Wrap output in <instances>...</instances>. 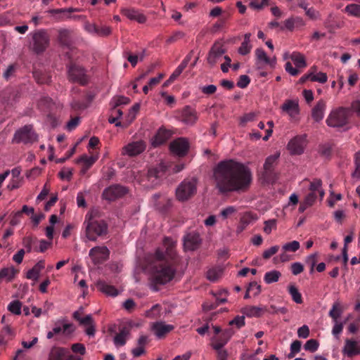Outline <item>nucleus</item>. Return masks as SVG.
Listing matches in <instances>:
<instances>
[{
    "label": "nucleus",
    "mask_w": 360,
    "mask_h": 360,
    "mask_svg": "<svg viewBox=\"0 0 360 360\" xmlns=\"http://www.w3.org/2000/svg\"><path fill=\"white\" fill-rule=\"evenodd\" d=\"M174 248L175 243L170 238L165 237L162 247L145 257L144 269L149 275L153 291H158V285H163L171 281L176 274L174 266L176 257Z\"/></svg>",
    "instance_id": "nucleus-1"
},
{
    "label": "nucleus",
    "mask_w": 360,
    "mask_h": 360,
    "mask_svg": "<svg viewBox=\"0 0 360 360\" xmlns=\"http://www.w3.org/2000/svg\"><path fill=\"white\" fill-rule=\"evenodd\" d=\"M213 177L221 193L245 191L252 181L250 168L233 160L219 162L214 168Z\"/></svg>",
    "instance_id": "nucleus-2"
},
{
    "label": "nucleus",
    "mask_w": 360,
    "mask_h": 360,
    "mask_svg": "<svg viewBox=\"0 0 360 360\" xmlns=\"http://www.w3.org/2000/svg\"><path fill=\"white\" fill-rule=\"evenodd\" d=\"M83 226L85 228L86 237L92 241L96 240L98 236L108 232V225L105 221L96 219L88 214L85 217Z\"/></svg>",
    "instance_id": "nucleus-3"
},
{
    "label": "nucleus",
    "mask_w": 360,
    "mask_h": 360,
    "mask_svg": "<svg viewBox=\"0 0 360 360\" xmlns=\"http://www.w3.org/2000/svg\"><path fill=\"white\" fill-rule=\"evenodd\" d=\"M66 75L70 82L86 86L89 83V75L86 70L79 63L70 61L66 65Z\"/></svg>",
    "instance_id": "nucleus-4"
},
{
    "label": "nucleus",
    "mask_w": 360,
    "mask_h": 360,
    "mask_svg": "<svg viewBox=\"0 0 360 360\" xmlns=\"http://www.w3.org/2000/svg\"><path fill=\"white\" fill-rule=\"evenodd\" d=\"M350 109L345 107H339L330 111L326 122L329 127H342L349 122Z\"/></svg>",
    "instance_id": "nucleus-5"
},
{
    "label": "nucleus",
    "mask_w": 360,
    "mask_h": 360,
    "mask_svg": "<svg viewBox=\"0 0 360 360\" xmlns=\"http://www.w3.org/2000/svg\"><path fill=\"white\" fill-rule=\"evenodd\" d=\"M196 179H186L176 188V197L179 201H186L196 193Z\"/></svg>",
    "instance_id": "nucleus-6"
},
{
    "label": "nucleus",
    "mask_w": 360,
    "mask_h": 360,
    "mask_svg": "<svg viewBox=\"0 0 360 360\" xmlns=\"http://www.w3.org/2000/svg\"><path fill=\"white\" fill-rule=\"evenodd\" d=\"M32 49L37 54L43 53L50 44V36L44 30H37L32 34Z\"/></svg>",
    "instance_id": "nucleus-7"
},
{
    "label": "nucleus",
    "mask_w": 360,
    "mask_h": 360,
    "mask_svg": "<svg viewBox=\"0 0 360 360\" xmlns=\"http://www.w3.org/2000/svg\"><path fill=\"white\" fill-rule=\"evenodd\" d=\"M37 136L34 132L32 126L30 124L25 125L18 129L14 134L13 143H23L24 144H30L37 141Z\"/></svg>",
    "instance_id": "nucleus-8"
},
{
    "label": "nucleus",
    "mask_w": 360,
    "mask_h": 360,
    "mask_svg": "<svg viewBox=\"0 0 360 360\" xmlns=\"http://www.w3.org/2000/svg\"><path fill=\"white\" fill-rule=\"evenodd\" d=\"M95 98L96 94L93 91H86L82 100L78 97H73L70 101V107L76 112L83 111L91 105Z\"/></svg>",
    "instance_id": "nucleus-9"
},
{
    "label": "nucleus",
    "mask_w": 360,
    "mask_h": 360,
    "mask_svg": "<svg viewBox=\"0 0 360 360\" xmlns=\"http://www.w3.org/2000/svg\"><path fill=\"white\" fill-rule=\"evenodd\" d=\"M127 193V188L124 186L113 185L105 188L103 192V197L108 201H115L123 197Z\"/></svg>",
    "instance_id": "nucleus-10"
},
{
    "label": "nucleus",
    "mask_w": 360,
    "mask_h": 360,
    "mask_svg": "<svg viewBox=\"0 0 360 360\" xmlns=\"http://www.w3.org/2000/svg\"><path fill=\"white\" fill-rule=\"evenodd\" d=\"M167 171V165L163 162L159 163L157 166L148 169L147 178L148 181H151L153 186H156L159 184L160 179L165 174Z\"/></svg>",
    "instance_id": "nucleus-11"
},
{
    "label": "nucleus",
    "mask_w": 360,
    "mask_h": 360,
    "mask_svg": "<svg viewBox=\"0 0 360 360\" xmlns=\"http://www.w3.org/2000/svg\"><path fill=\"white\" fill-rule=\"evenodd\" d=\"M169 149L172 153L179 157H184L187 154L189 149L188 141L184 138L176 139L170 143Z\"/></svg>",
    "instance_id": "nucleus-12"
},
{
    "label": "nucleus",
    "mask_w": 360,
    "mask_h": 360,
    "mask_svg": "<svg viewBox=\"0 0 360 360\" xmlns=\"http://www.w3.org/2000/svg\"><path fill=\"white\" fill-rule=\"evenodd\" d=\"M281 109L286 113L291 120H297L300 114V106L297 100H286L281 106Z\"/></svg>",
    "instance_id": "nucleus-13"
},
{
    "label": "nucleus",
    "mask_w": 360,
    "mask_h": 360,
    "mask_svg": "<svg viewBox=\"0 0 360 360\" xmlns=\"http://www.w3.org/2000/svg\"><path fill=\"white\" fill-rule=\"evenodd\" d=\"M146 147V144L143 141L130 142L122 148V155H127L129 157L137 156L143 153Z\"/></svg>",
    "instance_id": "nucleus-14"
},
{
    "label": "nucleus",
    "mask_w": 360,
    "mask_h": 360,
    "mask_svg": "<svg viewBox=\"0 0 360 360\" xmlns=\"http://www.w3.org/2000/svg\"><path fill=\"white\" fill-rule=\"evenodd\" d=\"M306 146V136H297L288 143V149L292 155H300L304 152Z\"/></svg>",
    "instance_id": "nucleus-15"
},
{
    "label": "nucleus",
    "mask_w": 360,
    "mask_h": 360,
    "mask_svg": "<svg viewBox=\"0 0 360 360\" xmlns=\"http://www.w3.org/2000/svg\"><path fill=\"white\" fill-rule=\"evenodd\" d=\"M49 360H81V359L70 355L67 349L53 347L51 350Z\"/></svg>",
    "instance_id": "nucleus-16"
},
{
    "label": "nucleus",
    "mask_w": 360,
    "mask_h": 360,
    "mask_svg": "<svg viewBox=\"0 0 360 360\" xmlns=\"http://www.w3.org/2000/svg\"><path fill=\"white\" fill-rule=\"evenodd\" d=\"M109 254L110 252L108 249L105 246L95 247L89 252V255H90L95 264H101L107 260Z\"/></svg>",
    "instance_id": "nucleus-17"
},
{
    "label": "nucleus",
    "mask_w": 360,
    "mask_h": 360,
    "mask_svg": "<svg viewBox=\"0 0 360 360\" xmlns=\"http://www.w3.org/2000/svg\"><path fill=\"white\" fill-rule=\"evenodd\" d=\"M235 333L233 328H227L224 330L219 335L213 339L212 346L213 349L222 348Z\"/></svg>",
    "instance_id": "nucleus-18"
},
{
    "label": "nucleus",
    "mask_w": 360,
    "mask_h": 360,
    "mask_svg": "<svg viewBox=\"0 0 360 360\" xmlns=\"http://www.w3.org/2000/svg\"><path fill=\"white\" fill-rule=\"evenodd\" d=\"M343 354L349 358L360 354V344L354 339H347L342 349Z\"/></svg>",
    "instance_id": "nucleus-19"
},
{
    "label": "nucleus",
    "mask_w": 360,
    "mask_h": 360,
    "mask_svg": "<svg viewBox=\"0 0 360 360\" xmlns=\"http://www.w3.org/2000/svg\"><path fill=\"white\" fill-rule=\"evenodd\" d=\"M201 242L202 240L200 238L199 233L195 231L188 233L184 237V247L186 250L191 251L196 250Z\"/></svg>",
    "instance_id": "nucleus-20"
},
{
    "label": "nucleus",
    "mask_w": 360,
    "mask_h": 360,
    "mask_svg": "<svg viewBox=\"0 0 360 360\" xmlns=\"http://www.w3.org/2000/svg\"><path fill=\"white\" fill-rule=\"evenodd\" d=\"M279 154L270 155L266 158L265 162L264 163V177L270 180L273 178L274 167L277 163Z\"/></svg>",
    "instance_id": "nucleus-21"
},
{
    "label": "nucleus",
    "mask_w": 360,
    "mask_h": 360,
    "mask_svg": "<svg viewBox=\"0 0 360 360\" xmlns=\"http://www.w3.org/2000/svg\"><path fill=\"white\" fill-rule=\"evenodd\" d=\"M171 136L172 131L169 129H167L164 127H162L159 129L158 132H156V135H155L152 139L151 144L154 147L165 144L170 139Z\"/></svg>",
    "instance_id": "nucleus-22"
},
{
    "label": "nucleus",
    "mask_w": 360,
    "mask_h": 360,
    "mask_svg": "<svg viewBox=\"0 0 360 360\" xmlns=\"http://www.w3.org/2000/svg\"><path fill=\"white\" fill-rule=\"evenodd\" d=\"M174 329V326L170 324H165L164 322L158 321L153 323L152 330L154 331L156 337L162 338Z\"/></svg>",
    "instance_id": "nucleus-23"
},
{
    "label": "nucleus",
    "mask_w": 360,
    "mask_h": 360,
    "mask_svg": "<svg viewBox=\"0 0 360 360\" xmlns=\"http://www.w3.org/2000/svg\"><path fill=\"white\" fill-rule=\"evenodd\" d=\"M264 311H269L266 307L256 306H246L241 309V313L250 318H259Z\"/></svg>",
    "instance_id": "nucleus-24"
},
{
    "label": "nucleus",
    "mask_w": 360,
    "mask_h": 360,
    "mask_svg": "<svg viewBox=\"0 0 360 360\" xmlns=\"http://www.w3.org/2000/svg\"><path fill=\"white\" fill-rule=\"evenodd\" d=\"M326 104L323 100L318 101L311 110V117L315 122H320L323 119Z\"/></svg>",
    "instance_id": "nucleus-25"
},
{
    "label": "nucleus",
    "mask_w": 360,
    "mask_h": 360,
    "mask_svg": "<svg viewBox=\"0 0 360 360\" xmlns=\"http://www.w3.org/2000/svg\"><path fill=\"white\" fill-rule=\"evenodd\" d=\"M224 49L219 45L214 44L207 56V61L211 65H215L223 56Z\"/></svg>",
    "instance_id": "nucleus-26"
},
{
    "label": "nucleus",
    "mask_w": 360,
    "mask_h": 360,
    "mask_svg": "<svg viewBox=\"0 0 360 360\" xmlns=\"http://www.w3.org/2000/svg\"><path fill=\"white\" fill-rule=\"evenodd\" d=\"M58 40L60 46L65 48L71 49L72 40L70 32L68 30H60L58 32Z\"/></svg>",
    "instance_id": "nucleus-27"
},
{
    "label": "nucleus",
    "mask_w": 360,
    "mask_h": 360,
    "mask_svg": "<svg viewBox=\"0 0 360 360\" xmlns=\"http://www.w3.org/2000/svg\"><path fill=\"white\" fill-rule=\"evenodd\" d=\"M129 328L127 326H122L120 328V331L116 334L114 338V343L117 347L123 346L127 342V338L129 335Z\"/></svg>",
    "instance_id": "nucleus-28"
},
{
    "label": "nucleus",
    "mask_w": 360,
    "mask_h": 360,
    "mask_svg": "<svg viewBox=\"0 0 360 360\" xmlns=\"http://www.w3.org/2000/svg\"><path fill=\"white\" fill-rule=\"evenodd\" d=\"M122 13L127 18L139 23H144L146 20V17L138 10L125 9Z\"/></svg>",
    "instance_id": "nucleus-29"
},
{
    "label": "nucleus",
    "mask_w": 360,
    "mask_h": 360,
    "mask_svg": "<svg viewBox=\"0 0 360 360\" xmlns=\"http://www.w3.org/2000/svg\"><path fill=\"white\" fill-rule=\"evenodd\" d=\"M96 286L98 289L103 292L104 294L109 295V296H117L118 295V291L116 289L115 287L111 285L107 284L105 281L99 280L97 283Z\"/></svg>",
    "instance_id": "nucleus-30"
},
{
    "label": "nucleus",
    "mask_w": 360,
    "mask_h": 360,
    "mask_svg": "<svg viewBox=\"0 0 360 360\" xmlns=\"http://www.w3.org/2000/svg\"><path fill=\"white\" fill-rule=\"evenodd\" d=\"M197 120L195 112L189 106L184 108L182 112V120L188 124H193Z\"/></svg>",
    "instance_id": "nucleus-31"
},
{
    "label": "nucleus",
    "mask_w": 360,
    "mask_h": 360,
    "mask_svg": "<svg viewBox=\"0 0 360 360\" xmlns=\"http://www.w3.org/2000/svg\"><path fill=\"white\" fill-rule=\"evenodd\" d=\"M70 327V323H64L62 326H60L58 323H56L52 330L48 333L47 338L50 340L52 339L55 335L63 334L66 330H68Z\"/></svg>",
    "instance_id": "nucleus-32"
},
{
    "label": "nucleus",
    "mask_w": 360,
    "mask_h": 360,
    "mask_svg": "<svg viewBox=\"0 0 360 360\" xmlns=\"http://www.w3.org/2000/svg\"><path fill=\"white\" fill-rule=\"evenodd\" d=\"M289 57L292 60L297 68H302L307 66L305 58L302 53L298 52H292L290 53Z\"/></svg>",
    "instance_id": "nucleus-33"
},
{
    "label": "nucleus",
    "mask_w": 360,
    "mask_h": 360,
    "mask_svg": "<svg viewBox=\"0 0 360 360\" xmlns=\"http://www.w3.org/2000/svg\"><path fill=\"white\" fill-rule=\"evenodd\" d=\"M288 291L291 298H292V301L297 304L303 302L302 295L295 285L290 284L288 288Z\"/></svg>",
    "instance_id": "nucleus-34"
},
{
    "label": "nucleus",
    "mask_w": 360,
    "mask_h": 360,
    "mask_svg": "<svg viewBox=\"0 0 360 360\" xmlns=\"http://www.w3.org/2000/svg\"><path fill=\"white\" fill-rule=\"evenodd\" d=\"M255 56L258 60L257 65H259L260 63H264L265 64H269L270 65H273L275 63L274 60L270 59L265 53L263 49H257L255 51Z\"/></svg>",
    "instance_id": "nucleus-35"
},
{
    "label": "nucleus",
    "mask_w": 360,
    "mask_h": 360,
    "mask_svg": "<svg viewBox=\"0 0 360 360\" xmlns=\"http://www.w3.org/2000/svg\"><path fill=\"white\" fill-rule=\"evenodd\" d=\"M18 271L15 269L13 266L4 268L0 270V276L1 279H6L7 281H11L13 278L15 276V274H18Z\"/></svg>",
    "instance_id": "nucleus-36"
},
{
    "label": "nucleus",
    "mask_w": 360,
    "mask_h": 360,
    "mask_svg": "<svg viewBox=\"0 0 360 360\" xmlns=\"http://www.w3.org/2000/svg\"><path fill=\"white\" fill-rule=\"evenodd\" d=\"M322 182L320 179H315L310 183L309 192L316 193L319 195L321 200L324 196V191L321 188Z\"/></svg>",
    "instance_id": "nucleus-37"
},
{
    "label": "nucleus",
    "mask_w": 360,
    "mask_h": 360,
    "mask_svg": "<svg viewBox=\"0 0 360 360\" xmlns=\"http://www.w3.org/2000/svg\"><path fill=\"white\" fill-rule=\"evenodd\" d=\"M37 105L41 110L48 112L51 109L53 102L51 98L44 96L39 100Z\"/></svg>",
    "instance_id": "nucleus-38"
},
{
    "label": "nucleus",
    "mask_w": 360,
    "mask_h": 360,
    "mask_svg": "<svg viewBox=\"0 0 360 360\" xmlns=\"http://www.w3.org/2000/svg\"><path fill=\"white\" fill-rule=\"evenodd\" d=\"M98 155H91L90 157L84 155H82L77 160V163H82L86 168H89L92 166L98 160Z\"/></svg>",
    "instance_id": "nucleus-39"
},
{
    "label": "nucleus",
    "mask_w": 360,
    "mask_h": 360,
    "mask_svg": "<svg viewBox=\"0 0 360 360\" xmlns=\"http://www.w3.org/2000/svg\"><path fill=\"white\" fill-rule=\"evenodd\" d=\"M77 9L70 8H61V9H52L49 10V13L52 14L53 15H55L56 14H63V16L60 17L61 19L63 18H70V13L72 12H77Z\"/></svg>",
    "instance_id": "nucleus-40"
},
{
    "label": "nucleus",
    "mask_w": 360,
    "mask_h": 360,
    "mask_svg": "<svg viewBox=\"0 0 360 360\" xmlns=\"http://www.w3.org/2000/svg\"><path fill=\"white\" fill-rule=\"evenodd\" d=\"M281 273L278 271H271L266 272L264 276V281L266 283L270 284L278 281Z\"/></svg>",
    "instance_id": "nucleus-41"
},
{
    "label": "nucleus",
    "mask_w": 360,
    "mask_h": 360,
    "mask_svg": "<svg viewBox=\"0 0 360 360\" xmlns=\"http://www.w3.org/2000/svg\"><path fill=\"white\" fill-rule=\"evenodd\" d=\"M18 68V65L16 63L9 65L6 70L4 71L3 77L6 80L14 78L15 77Z\"/></svg>",
    "instance_id": "nucleus-42"
},
{
    "label": "nucleus",
    "mask_w": 360,
    "mask_h": 360,
    "mask_svg": "<svg viewBox=\"0 0 360 360\" xmlns=\"http://www.w3.org/2000/svg\"><path fill=\"white\" fill-rule=\"evenodd\" d=\"M22 302L19 300H13L8 305V310L13 314L20 315Z\"/></svg>",
    "instance_id": "nucleus-43"
},
{
    "label": "nucleus",
    "mask_w": 360,
    "mask_h": 360,
    "mask_svg": "<svg viewBox=\"0 0 360 360\" xmlns=\"http://www.w3.org/2000/svg\"><path fill=\"white\" fill-rule=\"evenodd\" d=\"M342 309L340 308V304L335 302L333 304L331 309L329 311V316L334 320L335 322L337 321V319L340 318L342 314Z\"/></svg>",
    "instance_id": "nucleus-44"
},
{
    "label": "nucleus",
    "mask_w": 360,
    "mask_h": 360,
    "mask_svg": "<svg viewBox=\"0 0 360 360\" xmlns=\"http://www.w3.org/2000/svg\"><path fill=\"white\" fill-rule=\"evenodd\" d=\"M34 77L39 84H49L51 82V77L41 72H34Z\"/></svg>",
    "instance_id": "nucleus-45"
},
{
    "label": "nucleus",
    "mask_w": 360,
    "mask_h": 360,
    "mask_svg": "<svg viewBox=\"0 0 360 360\" xmlns=\"http://www.w3.org/2000/svg\"><path fill=\"white\" fill-rule=\"evenodd\" d=\"M82 312L79 311H76L73 314V318L75 320H77L79 322L81 325L82 324H89L92 321V316L87 315L84 318H81Z\"/></svg>",
    "instance_id": "nucleus-46"
},
{
    "label": "nucleus",
    "mask_w": 360,
    "mask_h": 360,
    "mask_svg": "<svg viewBox=\"0 0 360 360\" xmlns=\"http://www.w3.org/2000/svg\"><path fill=\"white\" fill-rule=\"evenodd\" d=\"M300 243L297 240H292L290 243H285L283 246V250L284 252H295L300 249Z\"/></svg>",
    "instance_id": "nucleus-47"
},
{
    "label": "nucleus",
    "mask_w": 360,
    "mask_h": 360,
    "mask_svg": "<svg viewBox=\"0 0 360 360\" xmlns=\"http://www.w3.org/2000/svg\"><path fill=\"white\" fill-rule=\"evenodd\" d=\"M345 11L351 15L360 16V5L351 4L346 6Z\"/></svg>",
    "instance_id": "nucleus-48"
},
{
    "label": "nucleus",
    "mask_w": 360,
    "mask_h": 360,
    "mask_svg": "<svg viewBox=\"0 0 360 360\" xmlns=\"http://www.w3.org/2000/svg\"><path fill=\"white\" fill-rule=\"evenodd\" d=\"M319 342L316 339H309L305 342L304 348L307 351L314 352L319 348Z\"/></svg>",
    "instance_id": "nucleus-49"
},
{
    "label": "nucleus",
    "mask_w": 360,
    "mask_h": 360,
    "mask_svg": "<svg viewBox=\"0 0 360 360\" xmlns=\"http://www.w3.org/2000/svg\"><path fill=\"white\" fill-rule=\"evenodd\" d=\"M319 152L322 156L329 158L332 153V147L329 143H324L320 146Z\"/></svg>",
    "instance_id": "nucleus-50"
},
{
    "label": "nucleus",
    "mask_w": 360,
    "mask_h": 360,
    "mask_svg": "<svg viewBox=\"0 0 360 360\" xmlns=\"http://www.w3.org/2000/svg\"><path fill=\"white\" fill-rule=\"evenodd\" d=\"M354 166L355 169L352 173L354 177L358 178L360 176V153H356L354 155Z\"/></svg>",
    "instance_id": "nucleus-51"
},
{
    "label": "nucleus",
    "mask_w": 360,
    "mask_h": 360,
    "mask_svg": "<svg viewBox=\"0 0 360 360\" xmlns=\"http://www.w3.org/2000/svg\"><path fill=\"white\" fill-rule=\"evenodd\" d=\"M295 28V22L293 21V17H290L283 22V26L281 27V30H286L289 32H292Z\"/></svg>",
    "instance_id": "nucleus-52"
},
{
    "label": "nucleus",
    "mask_w": 360,
    "mask_h": 360,
    "mask_svg": "<svg viewBox=\"0 0 360 360\" xmlns=\"http://www.w3.org/2000/svg\"><path fill=\"white\" fill-rule=\"evenodd\" d=\"M230 326H236L237 328H240L245 326V317L244 316H237L233 319L230 321Z\"/></svg>",
    "instance_id": "nucleus-53"
},
{
    "label": "nucleus",
    "mask_w": 360,
    "mask_h": 360,
    "mask_svg": "<svg viewBox=\"0 0 360 360\" xmlns=\"http://www.w3.org/2000/svg\"><path fill=\"white\" fill-rule=\"evenodd\" d=\"M251 82L250 77L247 75H241L239 76L238 80L237 82V86L239 88L244 89L248 86Z\"/></svg>",
    "instance_id": "nucleus-54"
},
{
    "label": "nucleus",
    "mask_w": 360,
    "mask_h": 360,
    "mask_svg": "<svg viewBox=\"0 0 360 360\" xmlns=\"http://www.w3.org/2000/svg\"><path fill=\"white\" fill-rule=\"evenodd\" d=\"M252 49V45L250 43L243 41L240 44V46L238 49L239 54L242 56H245V54L250 53Z\"/></svg>",
    "instance_id": "nucleus-55"
},
{
    "label": "nucleus",
    "mask_w": 360,
    "mask_h": 360,
    "mask_svg": "<svg viewBox=\"0 0 360 360\" xmlns=\"http://www.w3.org/2000/svg\"><path fill=\"white\" fill-rule=\"evenodd\" d=\"M249 291L253 293L254 296H257L261 292V285L256 281H252L248 286Z\"/></svg>",
    "instance_id": "nucleus-56"
},
{
    "label": "nucleus",
    "mask_w": 360,
    "mask_h": 360,
    "mask_svg": "<svg viewBox=\"0 0 360 360\" xmlns=\"http://www.w3.org/2000/svg\"><path fill=\"white\" fill-rule=\"evenodd\" d=\"M276 227V221L275 219L268 220L264 222V231L269 234Z\"/></svg>",
    "instance_id": "nucleus-57"
},
{
    "label": "nucleus",
    "mask_w": 360,
    "mask_h": 360,
    "mask_svg": "<svg viewBox=\"0 0 360 360\" xmlns=\"http://www.w3.org/2000/svg\"><path fill=\"white\" fill-rule=\"evenodd\" d=\"M279 250V246L275 245L271 247V248L266 250L263 252L262 256L264 259H267L276 253H277Z\"/></svg>",
    "instance_id": "nucleus-58"
},
{
    "label": "nucleus",
    "mask_w": 360,
    "mask_h": 360,
    "mask_svg": "<svg viewBox=\"0 0 360 360\" xmlns=\"http://www.w3.org/2000/svg\"><path fill=\"white\" fill-rule=\"evenodd\" d=\"M72 350L75 353H78L81 355H84L86 352L85 347L83 344L77 342L74 343L72 345Z\"/></svg>",
    "instance_id": "nucleus-59"
},
{
    "label": "nucleus",
    "mask_w": 360,
    "mask_h": 360,
    "mask_svg": "<svg viewBox=\"0 0 360 360\" xmlns=\"http://www.w3.org/2000/svg\"><path fill=\"white\" fill-rule=\"evenodd\" d=\"M291 272L295 275H299L304 271L303 265L300 262L292 263L290 266Z\"/></svg>",
    "instance_id": "nucleus-60"
},
{
    "label": "nucleus",
    "mask_w": 360,
    "mask_h": 360,
    "mask_svg": "<svg viewBox=\"0 0 360 360\" xmlns=\"http://www.w3.org/2000/svg\"><path fill=\"white\" fill-rule=\"evenodd\" d=\"M80 118L79 117H72L68 122L66 124V129L69 131L74 130L79 124Z\"/></svg>",
    "instance_id": "nucleus-61"
},
{
    "label": "nucleus",
    "mask_w": 360,
    "mask_h": 360,
    "mask_svg": "<svg viewBox=\"0 0 360 360\" xmlns=\"http://www.w3.org/2000/svg\"><path fill=\"white\" fill-rule=\"evenodd\" d=\"M298 337L300 338L306 339L309 335V329L307 325L300 327L297 330Z\"/></svg>",
    "instance_id": "nucleus-62"
},
{
    "label": "nucleus",
    "mask_w": 360,
    "mask_h": 360,
    "mask_svg": "<svg viewBox=\"0 0 360 360\" xmlns=\"http://www.w3.org/2000/svg\"><path fill=\"white\" fill-rule=\"evenodd\" d=\"M305 14L307 16L309 17V18L311 20H316L319 17V12L317 10H315L313 8H307L306 10H304Z\"/></svg>",
    "instance_id": "nucleus-63"
},
{
    "label": "nucleus",
    "mask_w": 360,
    "mask_h": 360,
    "mask_svg": "<svg viewBox=\"0 0 360 360\" xmlns=\"http://www.w3.org/2000/svg\"><path fill=\"white\" fill-rule=\"evenodd\" d=\"M327 75L323 72H319L315 74L311 77V80L314 82H319L321 83H325L327 81Z\"/></svg>",
    "instance_id": "nucleus-64"
}]
</instances>
